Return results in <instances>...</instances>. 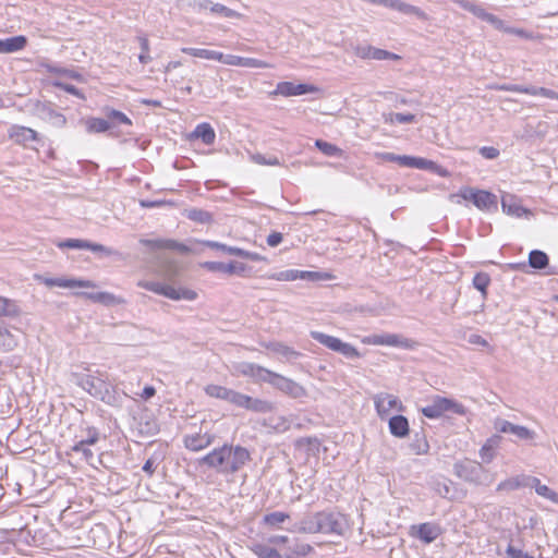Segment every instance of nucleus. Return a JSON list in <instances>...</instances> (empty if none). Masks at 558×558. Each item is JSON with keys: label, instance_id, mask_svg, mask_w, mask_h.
Returning <instances> with one entry per match:
<instances>
[{"label": "nucleus", "instance_id": "26", "mask_svg": "<svg viewBox=\"0 0 558 558\" xmlns=\"http://www.w3.org/2000/svg\"><path fill=\"white\" fill-rule=\"evenodd\" d=\"M401 167L438 171L437 165L434 163L433 161L422 157H413L407 155H402Z\"/></svg>", "mask_w": 558, "mask_h": 558}, {"label": "nucleus", "instance_id": "15", "mask_svg": "<svg viewBox=\"0 0 558 558\" xmlns=\"http://www.w3.org/2000/svg\"><path fill=\"white\" fill-rule=\"evenodd\" d=\"M452 408V401L448 398L436 396L432 402L422 408V413L428 418L440 417L445 412Z\"/></svg>", "mask_w": 558, "mask_h": 558}, {"label": "nucleus", "instance_id": "60", "mask_svg": "<svg viewBox=\"0 0 558 558\" xmlns=\"http://www.w3.org/2000/svg\"><path fill=\"white\" fill-rule=\"evenodd\" d=\"M506 553L509 558H534L533 556L529 555L527 553L522 551L519 548H515L512 545H509L507 547Z\"/></svg>", "mask_w": 558, "mask_h": 558}, {"label": "nucleus", "instance_id": "41", "mask_svg": "<svg viewBox=\"0 0 558 558\" xmlns=\"http://www.w3.org/2000/svg\"><path fill=\"white\" fill-rule=\"evenodd\" d=\"M457 2L459 3V5L462 9L469 11L470 13H472L477 19L483 20L484 15L486 13V10L481 4H478L476 2H471V1H468V0H459Z\"/></svg>", "mask_w": 558, "mask_h": 558}, {"label": "nucleus", "instance_id": "4", "mask_svg": "<svg viewBox=\"0 0 558 558\" xmlns=\"http://www.w3.org/2000/svg\"><path fill=\"white\" fill-rule=\"evenodd\" d=\"M456 196L473 204L480 210L496 211L497 196L488 191L477 190L474 187H462Z\"/></svg>", "mask_w": 558, "mask_h": 558}, {"label": "nucleus", "instance_id": "46", "mask_svg": "<svg viewBox=\"0 0 558 558\" xmlns=\"http://www.w3.org/2000/svg\"><path fill=\"white\" fill-rule=\"evenodd\" d=\"M385 122L387 123H411L415 117L412 113H388L384 116Z\"/></svg>", "mask_w": 558, "mask_h": 558}, {"label": "nucleus", "instance_id": "56", "mask_svg": "<svg viewBox=\"0 0 558 558\" xmlns=\"http://www.w3.org/2000/svg\"><path fill=\"white\" fill-rule=\"evenodd\" d=\"M375 156L383 161L397 162L400 166L402 163V155H396L393 153H376Z\"/></svg>", "mask_w": 558, "mask_h": 558}, {"label": "nucleus", "instance_id": "32", "mask_svg": "<svg viewBox=\"0 0 558 558\" xmlns=\"http://www.w3.org/2000/svg\"><path fill=\"white\" fill-rule=\"evenodd\" d=\"M499 444V437L493 436L486 440V442L482 446L480 450V457L483 462L489 463L493 461L496 454V448Z\"/></svg>", "mask_w": 558, "mask_h": 558}, {"label": "nucleus", "instance_id": "6", "mask_svg": "<svg viewBox=\"0 0 558 558\" xmlns=\"http://www.w3.org/2000/svg\"><path fill=\"white\" fill-rule=\"evenodd\" d=\"M311 337L331 351L338 352L348 359H357L361 356L360 352L353 345L343 342L337 337L320 331H311Z\"/></svg>", "mask_w": 558, "mask_h": 558}, {"label": "nucleus", "instance_id": "33", "mask_svg": "<svg viewBox=\"0 0 558 558\" xmlns=\"http://www.w3.org/2000/svg\"><path fill=\"white\" fill-rule=\"evenodd\" d=\"M17 347L16 337L3 325H0V350L9 352Z\"/></svg>", "mask_w": 558, "mask_h": 558}, {"label": "nucleus", "instance_id": "10", "mask_svg": "<svg viewBox=\"0 0 558 558\" xmlns=\"http://www.w3.org/2000/svg\"><path fill=\"white\" fill-rule=\"evenodd\" d=\"M376 412L380 418L387 417L392 411L403 412L404 405L401 400L388 392H378L373 396Z\"/></svg>", "mask_w": 558, "mask_h": 558}, {"label": "nucleus", "instance_id": "27", "mask_svg": "<svg viewBox=\"0 0 558 558\" xmlns=\"http://www.w3.org/2000/svg\"><path fill=\"white\" fill-rule=\"evenodd\" d=\"M26 38L24 36H14L5 39H0V53H12L22 50L26 46Z\"/></svg>", "mask_w": 558, "mask_h": 558}, {"label": "nucleus", "instance_id": "22", "mask_svg": "<svg viewBox=\"0 0 558 558\" xmlns=\"http://www.w3.org/2000/svg\"><path fill=\"white\" fill-rule=\"evenodd\" d=\"M213 442V436L204 433L187 435L184 438L185 447L192 451H199Z\"/></svg>", "mask_w": 558, "mask_h": 558}, {"label": "nucleus", "instance_id": "62", "mask_svg": "<svg viewBox=\"0 0 558 558\" xmlns=\"http://www.w3.org/2000/svg\"><path fill=\"white\" fill-rule=\"evenodd\" d=\"M235 256H240V257H243V258H246L250 260H254V262H259V260L265 259L262 255H259L257 253L248 252V251H245L242 248H240V251H235Z\"/></svg>", "mask_w": 558, "mask_h": 558}, {"label": "nucleus", "instance_id": "21", "mask_svg": "<svg viewBox=\"0 0 558 558\" xmlns=\"http://www.w3.org/2000/svg\"><path fill=\"white\" fill-rule=\"evenodd\" d=\"M412 535L418 537L425 543H432L439 535V529L432 523H423L411 527Z\"/></svg>", "mask_w": 558, "mask_h": 558}, {"label": "nucleus", "instance_id": "51", "mask_svg": "<svg viewBox=\"0 0 558 558\" xmlns=\"http://www.w3.org/2000/svg\"><path fill=\"white\" fill-rule=\"evenodd\" d=\"M482 21H485L487 22L488 24H490L497 31H500V32H505L506 29V22L502 21L501 19H499L497 15H494L492 13H488L486 12L483 20Z\"/></svg>", "mask_w": 558, "mask_h": 558}, {"label": "nucleus", "instance_id": "19", "mask_svg": "<svg viewBox=\"0 0 558 558\" xmlns=\"http://www.w3.org/2000/svg\"><path fill=\"white\" fill-rule=\"evenodd\" d=\"M501 208L505 214L517 218H520L530 213L527 209L520 205L518 198L514 195L509 193H505L501 196Z\"/></svg>", "mask_w": 558, "mask_h": 558}, {"label": "nucleus", "instance_id": "13", "mask_svg": "<svg viewBox=\"0 0 558 558\" xmlns=\"http://www.w3.org/2000/svg\"><path fill=\"white\" fill-rule=\"evenodd\" d=\"M364 344L409 348L410 341L396 333L372 335L362 339Z\"/></svg>", "mask_w": 558, "mask_h": 558}, {"label": "nucleus", "instance_id": "63", "mask_svg": "<svg viewBox=\"0 0 558 558\" xmlns=\"http://www.w3.org/2000/svg\"><path fill=\"white\" fill-rule=\"evenodd\" d=\"M504 33L515 35V36H519V37H522V38H526V39L532 37L531 34L529 32H526L525 29L518 28V27H512V26H509V25L506 26V29H505Z\"/></svg>", "mask_w": 558, "mask_h": 558}, {"label": "nucleus", "instance_id": "8", "mask_svg": "<svg viewBox=\"0 0 558 558\" xmlns=\"http://www.w3.org/2000/svg\"><path fill=\"white\" fill-rule=\"evenodd\" d=\"M456 475L475 484L488 483V475L484 468L478 462L472 460H465L456 464Z\"/></svg>", "mask_w": 558, "mask_h": 558}, {"label": "nucleus", "instance_id": "48", "mask_svg": "<svg viewBox=\"0 0 558 558\" xmlns=\"http://www.w3.org/2000/svg\"><path fill=\"white\" fill-rule=\"evenodd\" d=\"M454 409H456V426L458 425V420L460 416L461 417V425L463 427H465V429L468 430V423L471 422V413L460 403L456 402V405H454Z\"/></svg>", "mask_w": 558, "mask_h": 558}, {"label": "nucleus", "instance_id": "31", "mask_svg": "<svg viewBox=\"0 0 558 558\" xmlns=\"http://www.w3.org/2000/svg\"><path fill=\"white\" fill-rule=\"evenodd\" d=\"M145 245H150L158 248H170L181 253H187L190 250L183 243H179L174 240H145L142 241Z\"/></svg>", "mask_w": 558, "mask_h": 558}, {"label": "nucleus", "instance_id": "18", "mask_svg": "<svg viewBox=\"0 0 558 558\" xmlns=\"http://www.w3.org/2000/svg\"><path fill=\"white\" fill-rule=\"evenodd\" d=\"M355 54L361 59H373V60H398L400 57L396 53L389 52L384 49H379L372 46H357L355 48Z\"/></svg>", "mask_w": 558, "mask_h": 558}, {"label": "nucleus", "instance_id": "50", "mask_svg": "<svg viewBox=\"0 0 558 558\" xmlns=\"http://www.w3.org/2000/svg\"><path fill=\"white\" fill-rule=\"evenodd\" d=\"M489 277L486 274H476L473 278L474 287L483 293V298L486 294V288L489 284Z\"/></svg>", "mask_w": 558, "mask_h": 558}, {"label": "nucleus", "instance_id": "34", "mask_svg": "<svg viewBox=\"0 0 558 558\" xmlns=\"http://www.w3.org/2000/svg\"><path fill=\"white\" fill-rule=\"evenodd\" d=\"M183 53L206 59V60H216L219 61L221 58V52L216 50H209V49H202V48H190V47H183L181 49Z\"/></svg>", "mask_w": 558, "mask_h": 558}, {"label": "nucleus", "instance_id": "40", "mask_svg": "<svg viewBox=\"0 0 558 558\" xmlns=\"http://www.w3.org/2000/svg\"><path fill=\"white\" fill-rule=\"evenodd\" d=\"M288 519H289V514L288 513H284V512H281V511H275V512L266 514L264 517L263 521L269 527H279Z\"/></svg>", "mask_w": 558, "mask_h": 558}, {"label": "nucleus", "instance_id": "49", "mask_svg": "<svg viewBox=\"0 0 558 558\" xmlns=\"http://www.w3.org/2000/svg\"><path fill=\"white\" fill-rule=\"evenodd\" d=\"M251 160L254 163L262 165V166H278L280 165V161L275 156H264L262 154H253L251 155Z\"/></svg>", "mask_w": 558, "mask_h": 558}, {"label": "nucleus", "instance_id": "61", "mask_svg": "<svg viewBox=\"0 0 558 558\" xmlns=\"http://www.w3.org/2000/svg\"><path fill=\"white\" fill-rule=\"evenodd\" d=\"M480 154L485 159H496L499 156V150L493 146H483L480 148Z\"/></svg>", "mask_w": 558, "mask_h": 558}, {"label": "nucleus", "instance_id": "2", "mask_svg": "<svg viewBox=\"0 0 558 558\" xmlns=\"http://www.w3.org/2000/svg\"><path fill=\"white\" fill-rule=\"evenodd\" d=\"M248 460V450L240 446H222L203 458L204 463L222 473H235Z\"/></svg>", "mask_w": 558, "mask_h": 558}, {"label": "nucleus", "instance_id": "52", "mask_svg": "<svg viewBox=\"0 0 558 558\" xmlns=\"http://www.w3.org/2000/svg\"><path fill=\"white\" fill-rule=\"evenodd\" d=\"M204 244L210 248L220 250L229 255H234V256H235V251H240V247L228 246L226 244H222V243H219L216 241H206V242H204Z\"/></svg>", "mask_w": 558, "mask_h": 558}, {"label": "nucleus", "instance_id": "59", "mask_svg": "<svg viewBox=\"0 0 558 558\" xmlns=\"http://www.w3.org/2000/svg\"><path fill=\"white\" fill-rule=\"evenodd\" d=\"M159 464V457L158 456H153L150 457L143 465V471L145 473H147L148 475H151L157 466Z\"/></svg>", "mask_w": 558, "mask_h": 558}, {"label": "nucleus", "instance_id": "3", "mask_svg": "<svg viewBox=\"0 0 558 558\" xmlns=\"http://www.w3.org/2000/svg\"><path fill=\"white\" fill-rule=\"evenodd\" d=\"M137 286L174 301H194L197 298V293L194 290L175 288L158 281L141 280Z\"/></svg>", "mask_w": 558, "mask_h": 558}, {"label": "nucleus", "instance_id": "35", "mask_svg": "<svg viewBox=\"0 0 558 558\" xmlns=\"http://www.w3.org/2000/svg\"><path fill=\"white\" fill-rule=\"evenodd\" d=\"M531 482H532L531 485H532V487L535 488V492L537 495H539L555 504H558V494L556 492L550 489L547 485L542 484L537 477H532Z\"/></svg>", "mask_w": 558, "mask_h": 558}, {"label": "nucleus", "instance_id": "64", "mask_svg": "<svg viewBox=\"0 0 558 558\" xmlns=\"http://www.w3.org/2000/svg\"><path fill=\"white\" fill-rule=\"evenodd\" d=\"M465 339L470 344L488 347V342L477 333H470Z\"/></svg>", "mask_w": 558, "mask_h": 558}, {"label": "nucleus", "instance_id": "24", "mask_svg": "<svg viewBox=\"0 0 558 558\" xmlns=\"http://www.w3.org/2000/svg\"><path fill=\"white\" fill-rule=\"evenodd\" d=\"M389 432L391 435L398 438H404L409 435V422L403 415H395L389 418Z\"/></svg>", "mask_w": 558, "mask_h": 558}, {"label": "nucleus", "instance_id": "44", "mask_svg": "<svg viewBox=\"0 0 558 558\" xmlns=\"http://www.w3.org/2000/svg\"><path fill=\"white\" fill-rule=\"evenodd\" d=\"M248 397L247 395L230 389L227 401L235 407L247 409Z\"/></svg>", "mask_w": 558, "mask_h": 558}, {"label": "nucleus", "instance_id": "58", "mask_svg": "<svg viewBox=\"0 0 558 558\" xmlns=\"http://www.w3.org/2000/svg\"><path fill=\"white\" fill-rule=\"evenodd\" d=\"M86 250H89L94 253H101L106 256H110L112 255L114 252L113 250L102 245V244H98V243H93V242H89L88 241V246H86Z\"/></svg>", "mask_w": 558, "mask_h": 558}, {"label": "nucleus", "instance_id": "23", "mask_svg": "<svg viewBox=\"0 0 558 558\" xmlns=\"http://www.w3.org/2000/svg\"><path fill=\"white\" fill-rule=\"evenodd\" d=\"M262 345L275 354L281 356L287 362L295 360L300 355L299 352L281 342H263Z\"/></svg>", "mask_w": 558, "mask_h": 558}, {"label": "nucleus", "instance_id": "14", "mask_svg": "<svg viewBox=\"0 0 558 558\" xmlns=\"http://www.w3.org/2000/svg\"><path fill=\"white\" fill-rule=\"evenodd\" d=\"M36 278H37V280H39L40 282H43L45 286H47L49 288L59 287V288L72 289V288H76V287H80V288H94L95 287V283L89 280L68 279V278H63V277L47 278V277H41V276H37Z\"/></svg>", "mask_w": 558, "mask_h": 558}, {"label": "nucleus", "instance_id": "43", "mask_svg": "<svg viewBox=\"0 0 558 558\" xmlns=\"http://www.w3.org/2000/svg\"><path fill=\"white\" fill-rule=\"evenodd\" d=\"M229 391V388L219 385H208L205 387V392L207 396L226 401L228 399Z\"/></svg>", "mask_w": 558, "mask_h": 558}, {"label": "nucleus", "instance_id": "42", "mask_svg": "<svg viewBox=\"0 0 558 558\" xmlns=\"http://www.w3.org/2000/svg\"><path fill=\"white\" fill-rule=\"evenodd\" d=\"M210 12L214 14H219L228 19H242L243 15L221 3H215L214 7H210Z\"/></svg>", "mask_w": 558, "mask_h": 558}, {"label": "nucleus", "instance_id": "12", "mask_svg": "<svg viewBox=\"0 0 558 558\" xmlns=\"http://www.w3.org/2000/svg\"><path fill=\"white\" fill-rule=\"evenodd\" d=\"M496 430L505 434H511L520 440H534L536 433L525 426L515 425L504 418H496L494 422Z\"/></svg>", "mask_w": 558, "mask_h": 558}, {"label": "nucleus", "instance_id": "30", "mask_svg": "<svg viewBox=\"0 0 558 558\" xmlns=\"http://www.w3.org/2000/svg\"><path fill=\"white\" fill-rule=\"evenodd\" d=\"M20 314L21 308L14 300L0 295V317L15 318Z\"/></svg>", "mask_w": 558, "mask_h": 558}, {"label": "nucleus", "instance_id": "53", "mask_svg": "<svg viewBox=\"0 0 558 558\" xmlns=\"http://www.w3.org/2000/svg\"><path fill=\"white\" fill-rule=\"evenodd\" d=\"M187 217L193 220L201 223L208 222L210 220V215L207 211L199 210V209H191L187 211Z\"/></svg>", "mask_w": 558, "mask_h": 558}, {"label": "nucleus", "instance_id": "25", "mask_svg": "<svg viewBox=\"0 0 558 558\" xmlns=\"http://www.w3.org/2000/svg\"><path fill=\"white\" fill-rule=\"evenodd\" d=\"M93 302L104 304L106 306H114L123 304L125 301L123 298L114 295L110 292H96V293H81Z\"/></svg>", "mask_w": 558, "mask_h": 558}, {"label": "nucleus", "instance_id": "57", "mask_svg": "<svg viewBox=\"0 0 558 558\" xmlns=\"http://www.w3.org/2000/svg\"><path fill=\"white\" fill-rule=\"evenodd\" d=\"M243 66H245V68H262V69L272 68L271 64H269L265 61L254 59V58H244V57H243Z\"/></svg>", "mask_w": 558, "mask_h": 558}, {"label": "nucleus", "instance_id": "45", "mask_svg": "<svg viewBox=\"0 0 558 558\" xmlns=\"http://www.w3.org/2000/svg\"><path fill=\"white\" fill-rule=\"evenodd\" d=\"M315 146L326 156H341L342 150L333 144L317 140Z\"/></svg>", "mask_w": 558, "mask_h": 558}, {"label": "nucleus", "instance_id": "17", "mask_svg": "<svg viewBox=\"0 0 558 558\" xmlns=\"http://www.w3.org/2000/svg\"><path fill=\"white\" fill-rule=\"evenodd\" d=\"M8 135L14 143L23 146H28L29 143L38 140V134L35 130L22 125H12L9 129Z\"/></svg>", "mask_w": 558, "mask_h": 558}, {"label": "nucleus", "instance_id": "29", "mask_svg": "<svg viewBox=\"0 0 558 558\" xmlns=\"http://www.w3.org/2000/svg\"><path fill=\"white\" fill-rule=\"evenodd\" d=\"M82 124L85 126L87 133H102L111 129L109 121L100 118L84 119L82 120Z\"/></svg>", "mask_w": 558, "mask_h": 558}, {"label": "nucleus", "instance_id": "47", "mask_svg": "<svg viewBox=\"0 0 558 558\" xmlns=\"http://www.w3.org/2000/svg\"><path fill=\"white\" fill-rule=\"evenodd\" d=\"M57 246L60 248L86 250V246H88V241L81 240V239H68V240L58 242Z\"/></svg>", "mask_w": 558, "mask_h": 558}, {"label": "nucleus", "instance_id": "11", "mask_svg": "<svg viewBox=\"0 0 558 558\" xmlns=\"http://www.w3.org/2000/svg\"><path fill=\"white\" fill-rule=\"evenodd\" d=\"M236 375L251 377L256 383H267L271 376V371L250 362H240L233 366Z\"/></svg>", "mask_w": 558, "mask_h": 558}, {"label": "nucleus", "instance_id": "20", "mask_svg": "<svg viewBox=\"0 0 558 558\" xmlns=\"http://www.w3.org/2000/svg\"><path fill=\"white\" fill-rule=\"evenodd\" d=\"M209 271L225 272L229 275L241 274L245 270L246 266L241 263L231 262L229 264L220 262H205L203 265Z\"/></svg>", "mask_w": 558, "mask_h": 558}, {"label": "nucleus", "instance_id": "36", "mask_svg": "<svg viewBox=\"0 0 558 558\" xmlns=\"http://www.w3.org/2000/svg\"><path fill=\"white\" fill-rule=\"evenodd\" d=\"M529 265L535 269H544L548 265V256L545 252L533 250L529 254Z\"/></svg>", "mask_w": 558, "mask_h": 558}, {"label": "nucleus", "instance_id": "9", "mask_svg": "<svg viewBox=\"0 0 558 558\" xmlns=\"http://www.w3.org/2000/svg\"><path fill=\"white\" fill-rule=\"evenodd\" d=\"M268 384L294 399L307 396L306 389L302 385L275 372L271 373Z\"/></svg>", "mask_w": 558, "mask_h": 558}, {"label": "nucleus", "instance_id": "38", "mask_svg": "<svg viewBox=\"0 0 558 558\" xmlns=\"http://www.w3.org/2000/svg\"><path fill=\"white\" fill-rule=\"evenodd\" d=\"M251 549L258 558H281L277 549L266 544H254Z\"/></svg>", "mask_w": 558, "mask_h": 558}, {"label": "nucleus", "instance_id": "16", "mask_svg": "<svg viewBox=\"0 0 558 558\" xmlns=\"http://www.w3.org/2000/svg\"><path fill=\"white\" fill-rule=\"evenodd\" d=\"M318 88L314 85L308 84H294L292 82H281L277 85L275 94H279L286 97L299 96L308 93H316Z\"/></svg>", "mask_w": 558, "mask_h": 558}, {"label": "nucleus", "instance_id": "7", "mask_svg": "<svg viewBox=\"0 0 558 558\" xmlns=\"http://www.w3.org/2000/svg\"><path fill=\"white\" fill-rule=\"evenodd\" d=\"M267 278L278 280V281H294L298 279L308 280V281H325V280L332 279L333 276L329 272L288 269V270H282L279 272L270 274L267 276Z\"/></svg>", "mask_w": 558, "mask_h": 558}, {"label": "nucleus", "instance_id": "55", "mask_svg": "<svg viewBox=\"0 0 558 558\" xmlns=\"http://www.w3.org/2000/svg\"><path fill=\"white\" fill-rule=\"evenodd\" d=\"M72 450L81 453L85 458L86 461H89L94 457V454H93L92 450L88 448V446L81 441L76 442L73 446Z\"/></svg>", "mask_w": 558, "mask_h": 558}, {"label": "nucleus", "instance_id": "28", "mask_svg": "<svg viewBox=\"0 0 558 558\" xmlns=\"http://www.w3.org/2000/svg\"><path fill=\"white\" fill-rule=\"evenodd\" d=\"M191 137L201 138L204 142V144L210 145L215 142L216 134L210 124L201 123L192 132Z\"/></svg>", "mask_w": 558, "mask_h": 558}, {"label": "nucleus", "instance_id": "39", "mask_svg": "<svg viewBox=\"0 0 558 558\" xmlns=\"http://www.w3.org/2000/svg\"><path fill=\"white\" fill-rule=\"evenodd\" d=\"M106 116L108 118L111 128L118 126L120 124L131 125V120L121 111L114 109H106Z\"/></svg>", "mask_w": 558, "mask_h": 558}, {"label": "nucleus", "instance_id": "5", "mask_svg": "<svg viewBox=\"0 0 558 558\" xmlns=\"http://www.w3.org/2000/svg\"><path fill=\"white\" fill-rule=\"evenodd\" d=\"M76 384L90 396L105 402H110L112 396L110 385L100 376L83 374L76 377Z\"/></svg>", "mask_w": 558, "mask_h": 558}, {"label": "nucleus", "instance_id": "37", "mask_svg": "<svg viewBox=\"0 0 558 558\" xmlns=\"http://www.w3.org/2000/svg\"><path fill=\"white\" fill-rule=\"evenodd\" d=\"M274 404L270 401L263 399H254L248 397L247 409L248 411L257 412V413H267L272 411Z\"/></svg>", "mask_w": 558, "mask_h": 558}, {"label": "nucleus", "instance_id": "54", "mask_svg": "<svg viewBox=\"0 0 558 558\" xmlns=\"http://www.w3.org/2000/svg\"><path fill=\"white\" fill-rule=\"evenodd\" d=\"M219 62L233 66H243V57L234 54H225L221 52V58L219 59Z\"/></svg>", "mask_w": 558, "mask_h": 558}, {"label": "nucleus", "instance_id": "1", "mask_svg": "<svg viewBox=\"0 0 558 558\" xmlns=\"http://www.w3.org/2000/svg\"><path fill=\"white\" fill-rule=\"evenodd\" d=\"M350 524L348 518L337 511H320L303 518L295 531L301 533H323L342 536L349 531Z\"/></svg>", "mask_w": 558, "mask_h": 558}]
</instances>
